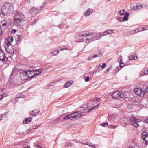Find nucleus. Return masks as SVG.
<instances>
[{
  "label": "nucleus",
  "instance_id": "1",
  "mask_svg": "<svg viewBox=\"0 0 148 148\" xmlns=\"http://www.w3.org/2000/svg\"><path fill=\"white\" fill-rule=\"evenodd\" d=\"M92 34L86 32H80L78 36V39L80 40L78 41V42H84L88 43L93 38Z\"/></svg>",
  "mask_w": 148,
  "mask_h": 148
},
{
  "label": "nucleus",
  "instance_id": "2",
  "mask_svg": "<svg viewBox=\"0 0 148 148\" xmlns=\"http://www.w3.org/2000/svg\"><path fill=\"white\" fill-rule=\"evenodd\" d=\"M13 9V7L9 3H5L2 7V14L4 16H7L10 15L11 10Z\"/></svg>",
  "mask_w": 148,
  "mask_h": 148
},
{
  "label": "nucleus",
  "instance_id": "3",
  "mask_svg": "<svg viewBox=\"0 0 148 148\" xmlns=\"http://www.w3.org/2000/svg\"><path fill=\"white\" fill-rule=\"evenodd\" d=\"M82 116V115L81 112L78 111L68 115L64 117L63 119L65 120H72L74 119L79 118Z\"/></svg>",
  "mask_w": 148,
  "mask_h": 148
},
{
  "label": "nucleus",
  "instance_id": "4",
  "mask_svg": "<svg viewBox=\"0 0 148 148\" xmlns=\"http://www.w3.org/2000/svg\"><path fill=\"white\" fill-rule=\"evenodd\" d=\"M141 120L138 118H136L134 117H131L130 120V124L135 127H139V123L140 122Z\"/></svg>",
  "mask_w": 148,
  "mask_h": 148
},
{
  "label": "nucleus",
  "instance_id": "5",
  "mask_svg": "<svg viewBox=\"0 0 148 148\" xmlns=\"http://www.w3.org/2000/svg\"><path fill=\"white\" fill-rule=\"evenodd\" d=\"M5 45L6 46L5 48L6 51L10 54H13L14 53V46L10 44Z\"/></svg>",
  "mask_w": 148,
  "mask_h": 148
},
{
  "label": "nucleus",
  "instance_id": "6",
  "mask_svg": "<svg viewBox=\"0 0 148 148\" xmlns=\"http://www.w3.org/2000/svg\"><path fill=\"white\" fill-rule=\"evenodd\" d=\"M0 60L5 62L8 60L7 57L6 56L1 47H0Z\"/></svg>",
  "mask_w": 148,
  "mask_h": 148
},
{
  "label": "nucleus",
  "instance_id": "7",
  "mask_svg": "<svg viewBox=\"0 0 148 148\" xmlns=\"http://www.w3.org/2000/svg\"><path fill=\"white\" fill-rule=\"evenodd\" d=\"M134 92L136 94L139 96L140 97H142L144 96L145 92L144 91H142V89L140 88H135L134 90Z\"/></svg>",
  "mask_w": 148,
  "mask_h": 148
},
{
  "label": "nucleus",
  "instance_id": "8",
  "mask_svg": "<svg viewBox=\"0 0 148 148\" xmlns=\"http://www.w3.org/2000/svg\"><path fill=\"white\" fill-rule=\"evenodd\" d=\"M20 77L23 80H25L29 79V77L27 75V71H24L21 72L20 73Z\"/></svg>",
  "mask_w": 148,
  "mask_h": 148
},
{
  "label": "nucleus",
  "instance_id": "9",
  "mask_svg": "<svg viewBox=\"0 0 148 148\" xmlns=\"http://www.w3.org/2000/svg\"><path fill=\"white\" fill-rule=\"evenodd\" d=\"M42 6L40 7H33L30 9L29 12L31 14H36L41 9Z\"/></svg>",
  "mask_w": 148,
  "mask_h": 148
},
{
  "label": "nucleus",
  "instance_id": "10",
  "mask_svg": "<svg viewBox=\"0 0 148 148\" xmlns=\"http://www.w3.org/2000/svg\"><path fill=\"white\" fill-rule=\"evenodd\" d=\"M27 75L29 77V79L33 77L34 76L37 75L36 72L34 71V70H28L27 71Z\"/></svg>",
  "mask_w": 148,
  "mask_h": 148
},
{
  "label": "nucleus",
  "instance_id": "11",
  "mask_svg": "<svg viewBox=\"0 0 148 148\" xmlns=\"http://www.w3.org/2000/svg\"><path fill=\"white\" fill-rule=\"evenodd\" d=\"M142 137L144 143L148 144V134L145 132H143L142 134Z\"/></svg>",
  "mask_w": 148,
  "mask_h": 148
},
{
  "label": "nucleus",
  "instance_id": "12",
  "mask_svg": "<svg viewBox=\"0 0 148 148\" xmlns=\"http://www.w3.org/2000/svg\"><path fill=\"white\" fill-rule=\"evenodd\" d=\"M16 17L17 18V19H19L24 21L25 19L24 14L22 13L19 12H17V14L16 16Z\"/></svg>",
  "mask_w": 148,
  "mask_h": 148
},
{
  "label": "nucleus",
  "instance_id": "13",
  "mask_svg": "<svg viewBox=\"0 0 148 148\" xmlns=\"http://www.w3.org/2000/svg\"><path fill=\"white\" fill-rule=\"evenodd\" d=\"M118 60L119 62L120 63V66L117 67V68L118 69H120L124 65L122 57L121 56L119 57L118 58Z\"/></svg>",
  "mask_w": 148,
  "mask_h": 148
},
{
  "label": "nucleus",
  "instance_id": "14",
  "mask_svg": "<svg viewBox=\"0 0 148 148\" xmlns=\"http://www.w3.org/2000/svg\"><path fill=\"white\" fill-rule=\"evenodd\" d=\"M23 21H24L21 20L19 19H17V18L16 17V18L14 20V24L16 26H18L20 25L21 23Z\"/></svg>",
  "mask_w": 148,
  "mask_h": 148
},
{
  "label": "nucleus",
  "instance_id": "15",
  "mask_svg": "<svg viewBox=\"0 0 148 148\" xmlns=\"http://www.w3.org/2000/svg\"><path fill=\"white\" fill-rule=\"evenodd\" d=\"M120 94V92L116 91L112 94V96L114 99H117L119 97Z\"/></svg>",
  "mask_w": 148,
  "mask_h": 148
},
{
  "label": "nucleus",
  "instance_id": "16",
  "mask_svg": "<svg viewBox=\"0 0 148 148\" xmlns=\"http://www.w3.org/2000/svg\"><path fill=\"white\" fill-rule=\"evenodd\" d=\"M114 33V30L110 29L104 32L103 33V35L104 36H106L108 34H111Z\"/></svg>",
  "mask_w": 148,
  "mask_h": 148
},
{
  "label": "nucleus",
  "instance_id": "17",
  "mask_svg": "<svg viewBox=\"0 0 148 148\" xmlns=\"http://www.w3.org/2000/svg\"><path fill=\"white\" fill-rule=\"evenodd\" d=\"M101 56V54L99 53V55L97 54H95L94 55L91 54L90 55L88 58V60L90 61L93 59L94 58H95L97 56L100 57Z\"/></svg>",
  "mask_w": 148,
  "mask_h": 148
},
{
  "label": "nucleus",
  "instance_id": "18",
  "mask_svg": "<svg viewBox=\"0 0 148 148\" xmlns=\"http://www.w3.org/2000/svg\"><path fill=\"white\" fill-rule=\"evenodd\" d=\"M93 10L91 9H88L84 13V15L85 16H89L93 12Z\"/></svg>",
  "mask_w": 148,
  "mask_h": 148
},
{
  "label": "nucleus",
  "instance_id": "19",
  "mask_svg": "<svg viewBox=\"0 0 148 148\" xmlns=\"http://www.w3.org/2000/svg\"><path fill=\"white\" fill-rule=\"evenodd\" d=\"M39 111L38 110H34L31 112L30 115L33 116H35L36 114L39 113Z\"/></svg>",
  "mask_w": 148,
  "mask_h": 148
},
{
  "label": "nucleus",
  "instance_id": "20",
  "mask_svg": "<svg viewBox=\"0 0 148 148\" xmlns=\"http://www.w3.org/2000/svg\"><path fill=\"white\" fill-rule=\"evenodd\" d=\"M73 83V81L71 80L70 81H68L66 82L64 85V86L65 88H67L72 84Z\"/></svg>",
  "mask_w": 148,
  "mask_h": 148
},
{
  "label": "nucleus",
  "instance_id": "21",
  "mask_svg": "<svg viewBox=\"0 0 148 148\" xmlns=\"http://www.w3.org/2000/svg\"><path fill=\"white\" fill-rule=\"evenodd\" d=\"M137 58V56L135 53L129 57V59L131 60H136Z\"/></svg>",
  "mask_w": 148,
  "mask_h": 148
},
{
  "label": "nucleus",
  "instance_id": "22",
  "mask_svg": "<svg viewBox=\"0 0 148 148\" xmlns=\"http://www.w3.org/2000/svg\"><path fill=\"white\" fill-rule=\"evenodd\" d=\"M32 120L31 118L29 117L27 118H26L24 120L23 122V123L24 124L29 123Z\"/></svg>",
  "mask_w": 148,
  "mask_h": 148
},
{
  "label": "nucleus",
  "instance_id": "23",
  "mask_svg": "<svg viewBox=\"0 0 148 148\" xmlns=\"http://www.w3.org/2000/svg\"><path fill=\"white\" fill-rule=\"evenodd\" d=\"M22 37L21 36H17L16 37V43L18 44L21 40Z\"/></svg>",
  "mask_w": 148,
  "mask_h": 148
},
{
  "label": "nucleus",
  "instance_id": "24",
  "mask_svg": "<svg viewBox=\"0 0 148 148\" xmlns=\"http://www.w3.org/2000/svg\"><path fill=\"white\" fill-rule=\"evenodd\" d=\"M13 40V38L12 36H9L8 37V43L7 44L9 45L10 43L12 42Z\"/></svg>",
  "mask_w": 148,
  "mask_h": 148
},
{
  "label": "nucleus",
  "instance_id": "25",
  "mask_svg": "<svg viewBox=\"0 0 148 148\" xmlns=\"http://www.w3.org/2000/svg\"><path fill=\"white\" fill-rule=\"evenodd\" d=\"M129 14L128 12H126L125 13L124 16L122 19L123 21H126L128 20V16Z\"/></svg>",
  "mask_w": 148,
  "mask_h": 148
},
{
  "label": "nucleus",
  "instance_id": "26",
  "mask_svg": "<svg viewBox=\"0 0 148 148\" xmlns=\"http://www.w3.org/2000/svg\"><path fill=\"white\" fill-rule=\"evenodd\" d=\"M86 145L89 146L91 147L96 148V147H95V145L89 141H88Z\"/></svg>",
  "mask_w": 148,
  "mask_h": 148
},
{
  "label": "nucleus",
  "instance_id": "27",
  "mask_svg": "<svg viewBox=\"0 0 148 148\" xmlns=\"http://www.w3.org/2000/svg\"><path fill=\"white\" fill-rule=\"evenodd\" d=\"M58 48L59 49H58L59 51L60 50V51H62L64 50H68V49L64 46L60 47Z\"/></svg>",
  "mask_w": 148,
  "mask_h": 148
},
{
  "label": "nucleus",
  "instance_id": "28",
  "mask_svg": "<svg viewBox=\"0 0 148 148\" xmlns=\"http://www.w3.org/2000/svg\"><path fill=\"white\" fill-rule=\"evenodd\" d=\"M59 53V51L58 49L57 50H54L52 52V54L54 55H56Z\"/></svg>",
  "mask_w": 148,
  "mask_h": 148
},
{
  "label": "nucleus",
  "instance_id": "29",
  "mask_svg": "<svg viewBox=\"0 0 148 148\" xmlns=\"http://www.w3.org/2000/svg\"><path fill=\"white\" fill-rule=\"evenodd\" d=\"M17 96L18 98H23L24 97V95L22 93H18L17 94Z\"/></svg>",
  "mask_w": 148,
  "mask_h": 148
},
{
  "label": "nucleus",
  "instance_id": "30",
  "mask_svg": "<svg viewBox=\"0 0 148 148\" xmlns=\"http://www.w3.org/2000/svg\"><path fill=\"white\" fill-rule=\"evenodd\" d=\"M117 127V125H111L109 126V127L112 129H114L116 128Z\"/></svg>",
  "mask_w": 148,
  "mask_h": 148
},
{
  "label": "nucleus",
  "instance_id": "31",
  "mask_svg": "<svg viewBox=\"0 0 148 148\" xmlns=\"http://www.w3.org/2000/svg\"><path fill=\"white\" fill-rule=\"evenodd\" d=\"M100 125L104 127H107L108 125V123H103L100 124Z\"/></svg>",
  "mask_w": 148,
  "mask_h": 148
},
{
  "label": "nucleus",
  "instance_id": "32",
  "mask_svg": "<svg viewBox=\"0 0 148 148\" xmlns=\"http://www.w3.org/2000/svg\"><path fill=\"white\" fill-rule=\"evenodd\" d=\"M124 9H122L120 10L119 13L121 14V15L122 16L124 15Z\"/></svg>",
  "mask_w": 148,
  "mask_h": 148
},
{
  "label": "nucleus",
  "instance_id": "33",
  "mask_svg": "<svg viewBox=\"0 0 148 148\" xmlns=\"http://www.w3.org/2000/svg\"><path fill=\"white\" fill-rule=\"evenodd\" d=\"M125 95L122 92H120V94L119 95V97L121 98H124L125 97Z\"/></svg>",
  "mask_w": 148,
  "mask_h": 148
},
{
  "label": "nucleus",
  "instance_id": "34",
  "mask_svg": "<svg viewBox=\"0 0 148 148\" xmlns=\"http://www.w3.org/2000/svg\"><path fill=\"white\" fill-rule=\"evenodd\" d=\"M97 106H95L94 107L91 108L89 109L88 110V113H89L90 112L91 110H92L93 109H97Z\"/></svg>",
  "mask_w": 148,
  "mask_h": 148
},
{
  "label": "nucleus",
  "instance_id": "35",
  "mask_svg": "<svg viewBox=\"0 0 148 148\" xmlns=\"http://www.w3.org/2000/svg\"><path fill=\"white\" fill-rule=\"evenodd\" d=\"M1 25H2V27H3L6 26V24L5 23V21L3 20L1 21Z\"/></svg>",
  "mask_w": 148,
  "mask_h": 148
},
{
  "label": "nucleus",
  "instance_id": "36",
  "mask_svg": "<svg viewBox=\"0 0 148 148\" xmlns=\"http://www.w3.org/2000/svg\"><path fill=\"white\" fill-rule=\"evenodd\" d=\"M36 125L33 126V128L29 130L30 132H32L33 131V130H34L36 128Z\"/></svg>",
  "mask_w": 148,
  "mask_h": 148
},
{
  "label": "nucleus",
  "instance_id": "37",
  "mask_svg": "<svg viewBox=\"0 0 148 148\" xmlns=\"http://www.w3.org/2000/svg\"><path fill=\"white\" fill-rule=\"evenodd\" d=\"M88 141L86 140H84L82 142V143L83 145H86Z\"/></svg>",
  "mask_w": 148,
  "mask_h": 148
},
{
  "label": "nucleus",
  "instance_id": "38",
  "mask_svg": "<svg viewBox=\"0 0 148 148\" xmlns=\"http://www.w3.org/2000/svg\"><path fill=\"white\" fill-rule=\"evenodd\" d=\"M18 97L17 96L12 101V102L14 103L16 101H17L18 100Z\"/></svg>",
  "mask_w": 148,
  "mask_h": 148
},
{
  "label": "nucleus",
  "instance_id": "39",
  "mask_svg": "<svg viewBox=\"0 0 148 148\" xmlns=\"http://www.w3.org/2000/svg\"><path fill=\"white\" fill-rule=\"evenodd\" d=\"M144 75H147L148 74V68L146 69L145 70L143 71Z\"/></svg>",
  "mask_w": 148,
  "mask_h": 148
},
{
  "label": "nucleus",
  "instance_id": "40",
  "mask_svg": "<svg viewBox=\"0 0 148 148\" xmlns=\"http://www.w3.org/2000/svg\"><path fill=\"white\" fill-rule=\"evenodd\" d=\"M34 71H35V72H36V73H37L38 74H37V75H39L40 73L41 72V70H34Z\"/></svg>",
  "mask_w": 148,
  "mask_h": 148
},
{
  "label": "nucleus",
  "instance_id": "41",
  "mask_svg": "<svg viewBox=\"0 0 148 148\" xmlns=\"http://www.w3.org/2000/svg\"><path fill=\"white\" fill-rule=\"evenodd\" d=\"M84 78H85V80L86 82H88L89 80V76H87L86 78V76H84Z\"/></svg>",
  "mask_w": 148,
  "mask_h": 148
},
{
  "label": "nucleus",
  "instance_id": "42",
  "mask_svg": "<svg viewBox=\"0 0 148 148\" xmlns=\"http://www.w3.org/2000/svg\"><path fill=\"white\" fill-rule=\"evenodd\" d=\"M66 145L68 146H72L73 145V144L71 143H66Z\"/></svg>",
  "mask_w": 148,
  "mask_h": 148
},
{
  "label": "nucleus",
  "instance_id": "43",
  "mask_svg": "<svg viewBox=\"0 0 148 148\" xmlns=\"http://www.w3.org/2000/svg\"><path fill=\"white\" fill-rule=\"evenodd\" d=\"M106 66V64L105 63H103V64L101 66V68L104 69Z\"/></svg>",
  "mask_w": 148,
  "mask_h": 148
},
{
  "label": "nucleus",
  "instance_id": "44",
  "mask_svg": "<svg viewBox=\"0 0 148 148\" xmlns=\"http://www.w3.org/2000/svg\"><path fill=\"white\" fill-rule=\"evenodd\" d=\"M148 30V26H147L145 27H143L142 28V30L143 31L146 30Z\"/></svg>",
  "mask_w": 148,
  "mask_h": 148
},
{
  "label": "nucleus",
  "instance_id": "45",
  "mask_svg": "<svg viewBox=\"0 0 148 148\" xmlns=\"http://www.w3.org/2000/svg\"><path fill=\"white\" fill-rule=\"evenodd\" d=\"M142 8H146L147 7V5L145 4H143L141 5Z\"/></svg>",
  "mask_w": 148,
  "mask_h": 148
},
{
  "label": "nucleus",
  "instance_id": "46",
  "mask_svg": "<svg viewBox=\"0 0 148 148\" xmlns=\"http://www.w3.org/2000/svg\"><path fill=\"white\" fill-rule=\"evenodd\" d=\"M122 19V18L120 17H118L117 18V19L120 22H121L123 21Z\"/></svg>",
  "mask_w": 148,
  "mask_h": 148
},
{
  "label": "nucleus",
  "instance_id": "47",
  "mask_svg": "<svg viewBox=\"0 0 148 148\" xmlns=\"http://www.w3.org/2000/svg\"><path fill=\"white\" fill-rule=\"evenodd\" d=\"M5 116V114H4L3 115L0 116V120H2L3 118V117Z\"/></svg>",
  "mask_w": 148,
  "mask_h": 148
},
{
  "label": "nucleus",
  "instance_id": "48",
  "mask_svg": "<svg viewBox=\"0 0 148 148\" xmlns=\"http://www.w3.org/2000/svg\"><path fill=\"white\" fill-rule=\"evenodd\" d=\"M136 5V7L137 8V9H140L141 8H142L141 5Z\"/></svg>",
  "mask_w": 148,
  "mask_h": 148
},
{
  "label": "nucleus",
  "instance_id": "49",
  "mask_svg": "<svg viewBox=\"0 0 148 148\" xmlns=\"http://www.w3.org/2000/svg\"><path fill=\"white\" fill-rule=\"evenodd\" d=\"M142 31H143V30H139L138 29H136L135 30V32L136 33H137L139 32H140Z\"/></svg>",
  "mask_w": 148,
  "mask_h": 148
},
{
  "label": "nucleus",
  "instance_id": "50",
  "mask_svg": "<svg viewBox=\"0 0 148 148\" xmlns=\"http://www.w3.org/2000/svg\"><path fill=\"white\" fill-rule=\"evenodd\" d=\"M140 75L141 76H143L144 75V72H143V71H141L140 72Z\"/></svg>",
  "mask_w": 148,
  "mask_h": 148
},
{
  "label": "nucleus",
  "instance_id": "51",
  "mask_svg": "<svg viewBox=\"0 0 148 148\" xmlns=\"http://www.w3.org/2000/svg\"><path fill=\"white\" fill-rule=\"evenodd\" d=\"M64 27V25H63L62 24L60 25L59 26V28H60V29H62V27Z\"/></svg>",
  "mask_w": 148,
  "mask_h": 148
},
{
  "label": "nucleus",
  "instance_id": "52",
  "mask_svg": "<svg viewBox=\"0 0 148 148\" xmlns=\"http://www.w3.org/2000/svg\"><path fill=\"white\" fill-rule=\"evenodd\" d=\"M5 89L3 88H0V92H2L4 91Z\"/></svg>",
  "mask_w": 148,
  "mask_h": 148
},
{
  "label": "nucleus",
  "instance_id": "53",
  "mask_svg": "<svg viewBox=\"0 0 148 148\" xmlns=\"http://www.w3.org/2000/svg\"><path fill=\"white\" fill-rule=\"evenodd\" d=\"M1 32V27H0V38L2 36Z\"/></svg>",
  "mask_w": 148,
  "mask_h": 148
},
{
  "label": "nucleus",
  "instance_id": "54",
  "mask_svg": "<svg viewBox=\"0 0 148 148\" xmlns=\"http://www.w3.org/2000/svg\"><path fill=\"white\" fill-rule=\"evenodd\" d=\"M110 69V68L108 69H107V70L105 71V72H108Z\"/></svg>",
  "mask_w": 148,
  "mask_h": 148
},
{
  "label": "nucleus",
  "instance_id": "55",
  "mask_svg": "<svg viewBox=\"0 0 148 148\" xmlns=\"http://www.w3.org/2000/svg\"><path fill=\"white\" fill-rule=\"evenodd\" d=\"M95 99L96 101H99L101 100L100 98H96Z\"/></svg>",
  "mask_w": 148,
  "mask_h": 148
},
{
  "label": "nucleus",
  "instance_id": "56",
  "mask_svg": "<svg viewBox=\"0 0 148 148\" xmlns=\"http://www.w3.org/2000/svg\"><path fill=\"white\" fill-rule=\"evenodd\" d=\"M103 34H99V37H100V38H101V37H103Z\"/></svg>",
  "mask_w": 148,
  "mask_h": 148
},
{
  "label": "nucleus",
  "instance_id": "57",
  "mask_svg": "<svg viewBox=\"0 0 148 148\" xmlns=\"http://www.w3.org/2000/svg\"><path fill=\"white\" fill-rule=\"evenodd\" d=\"M2 94H1L0 95V101L2 99Z\"/></svg>",
  "mask_w": 148,
  "mask_h": 148
},
{
  "label": "nucleus",
  "instance_id": "58",
  "mask_svg": "<svg viewBox=\"0 0 148 148\" xmlns=\"http://www.w3.org/2000/svg\"><path fill=\"white\" fill-rule=\"evenodd\" d=\"M26 1L28 2H30V0H25Z\"/></svg>",
  "mask_w": 148,
  "mask_h": 148
},
{
  "label": "nucleus",
  "instance_id": "59",
  "mask_svg": "<svg viewBox=\"0 0 148 148\" xmlns=\"http://www.w3.org/2000/svg\"><path fill=\"white\" fill-rule=\"evenodd\" d=\"M23 148H30V147L29 146H27L26 147Z\"/></svg>",
  "mask_w": 148,
  "mask_h": 148
},
{
  "label": "nucleus",
  "instance_id": "60",
  "mask_svg": "<svg viewBox=\"0 0 148 148\" xmlns=\"http://www.w3.org/2000/svg\"><path fill=\"white\" fill-rule=\"evenodd\" d=\"M38 147V148H42L40 146H39L38 145H37Z\"/></svg>",
  "mask_w": 148,
  "mask_h": 148
},
{
  "label": "nucleus",
  "instance_id": "61",
  "mask_svg": "<svg viewBox=\"0 0 148 148\" xmlns=\"http://www.w3.org/2000/svg\"><path fill=\"white\" fill-rule=\"evenodd\" d=\"M129 148H134V147H131H131H130Z\"/></svg>",
  "mask_w": 148,
  "mask_h": 148
},
{
  "label": "nucleus",
  "instance_id": "62",
  "mask_svg": "<svg viewBox=\"0 0 148 148\" xmlns=\"http://www.w3.org/2000/svg\"><path fill=\"white\" fill-rule=\"evenodd\" d=\"M139 30H142V29H138Z\"/></svg>",
  "mask_w": 148,
  "mask_h": 148
},
{
  "label": "nucleus",
  "instance_id": "63",
  "mask_svg": "<svg viewBox=\"0 0 148 148\" xmlns=\"http://www.w3.org/2000/svg\"><path fill=\"white\" fill-rule=\"evenodd\" d=\"M99 37H98V38H97L96 39H99Z\"/></svg>",
  "mask_w": 148,
  "mask_h": 148
}]
</instances>
